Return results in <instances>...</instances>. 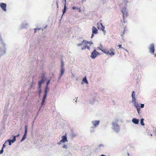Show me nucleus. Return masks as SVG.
Segmentation results:
<instances>
[{"label": "nucleus", "mask_w": 156, "mask_h": 156, "mask_svg": "<svg viewBox=\"0 0 156 156\" xmlns=\"http://www.w3.org/2000/svg\"><path fill=\"white\" fill-rule=\"evenodd\" d=\"M137 108V111L138 112L139 114L140 113V108Z\"/></svg>", "instance_id": "obj_29"}, {"label": "nucleus", "mask_w": 156, "mask_h": 156, "mask_svg": "<svg viewBox=\"0 0 156 156\" xmlns=\"http://www.w3.org/2000/svg\"><path fill=\"white\" fill-rule=\"evenodd\" d=\"M62 147L64 148L67 149V146L66 144H64L62 146Z\"/></svg>", "instance_id": "obj_28"}, {"label": "nucleus", "mask_w": 156, "mask_h": 156, "mask_svg": "<svg viewBox=\"0 0 156 156\" xmlns=\"http://www.w3.org/2000/svg\"><path fill=\"white\" fill-rule=\"evenodd\" d=\"M7 143V142H5V143L3 144V146L2 149L0 151V154H2L3 153V148L5 147L6 145H5V144Z\"/></svg>", "instance_id": "obj_14"}, {"label": "nucleus", "mask_w": 156, "mask_h": 156, "mask_svg": "<svg viewBox=\"0 0 156 156\" xmlns=\"http://www.w3.org/2000/svg\"><path fill=\"white\" fill-rule=\"evenodd\" d=\"M92 33H93V34H98V30L95 27L93 26L92 27Z\"/></svg>", "instance_id": "obj_11"}, {"label": "nucleus", "mask_w": 156, "mask_h": 156, "mask_svg": "<svg viewBox=\"0 0 156 156\" xmlns=\"http://www.w3.org/2000/svg\"><path fill=\"white\" fill-rule=\"evenodd\" d=\"M150 52L151 53L154 54V47L153 44H151L149 48Z\"/></svg>", "instance_id": "obj_7"}, {"label": "nucleus", "mask_w": 156, "mask_h": 156, "mask_svg": "<svg viewBox=\"0 0 156 156\" xmlns=\"http://www.w3.org/2000/svg\"><path fill=\"white\" fill-rule=\"evenodd\" d=\"M19 135V134H18L17 136H18Z\"/></svg>", "instance_id": "obj_41"}, {"label": "nucleus", "mask_w": 156, "mask_h": 156, "mask_svg": "<svg viewBox=\"0 0 156 156\" xmlns=\"http://www.w3.org/2000/svg\"><path fill=\"white\" fill-rule=\"evenodd\" d=\"M50 82V80H48V82H47L45 90L46 89H47H47H48V84Z\"/></svg>", "instance_id": "obj_23"}, {"label": "nucleus", "mask_w": 156, "mask_h": 156, "mask_svg": "<svg viewBox=\"0 0 156 156\" xmlns=\"http://www.w3.org/2000/svg\"><path fill=\"white\" fill-rule=\"evenodd\" d=\"M26 135L24 134L23 137L22 138L21 140V141H23L26 138Z\"/></svg>", "instance_id": "obj_22"}, {"label": "nucleus", "mask_w": 156, "mask_h": 156, "mask_svg": "<svg viewBox=\"0 0 156 156\" xmlns=\"http://www.w3.org/2000/svg\"><path fill=\"white\" fill-rule=\"evenodd\" d=\"M16 136H15L13 137V138L12 140H13L14 141H15L16 140Z\"/></svg>", "instance_id": "obj_31"}, {"label": "nucleus", "mask_w": 156, "mask_h": 156, "mask_svg": "<svg viewBox=\"0 0 156 156\" xmlns=\"http://www.w3.org/2000/svg\"><path fill=\"white\" fill-rule=\"evenodd\" d=\"M132 98L135 97V92L134 91H133L132 94Z\"/></svg>", "instance_id": "obj_25"}, {"label": "nucleus", "mask_w": 156, "mask_h": 156, "mask_svg": "<svg viewBox=\"0 0 156 156\" xmlns=\"http://www.w3.org/2000/svg\"><path fill=\"white\" fill-rule=\"evenodd\" d=\"M25 131L24 135H26L27 133V126H25Z\"/></svg>", "instance_id": "obj_18"}, {"label": "nucleus", "mask_w": 156, "mask_h": 156, "mask_svg": "<svg viewBox=\"0 0 156 156\" xmlns=\"http://www.w3.org/2000/svg\"><path fill=\"white\" fill-rule=\"evenodd\" d=\"M72 137H75L76 136V134H75L74 133L72 134Z\"/></svg>", "instance_id": "obj_30"}, {"label": "nucleus", "mask_w": 156, "mask_h": 156, "mask_svg": "<svg viewBox=\"0 0 156 156\" xmlns=\"http://www.w3.org/2000/svg\"><path fill=\"white\" fill-rule=\"evenodd\" d=\"M65 0V1H66V0Z\"/></svg>", "instance_id": "obj_42"}, {"label": "nucleus", "mask_w": 156, "mask_h": 156, "mask_svg": "<svg viewBox=\"0 0 156 156\" xmlns=\"http://www.w3.org/2000/svg\"><path fill=\"white\" fill-rule=\"evenodd\" d=\"M144 119H141L140 120V123L142 125V126H144V123L143 121H144Z\"/></svg>", "instance_id": "obj_21"}, {"label": "nucleus", "mask_w": 156, "mask_h": 156, "mask_svg": "<svg viewBox=\"0 0 156 156\" xmlns=\"http://www.w3.org/2000/svg\"><path fill=\"white\" fill-rule=\"evenodd\" d=\"M94 34H93V33H92V35H91V38H92L94 36Z\"/></svg>", "instance_id": "obj_37"}, {"label": "nucleus", "mask_w": 156, "mask_h": 156, "mask_svg": "<svg viewBox=\"0 0 156 156\" xmlns=\"http://www.w3.org/2000/svg\"><path fill=\"white\" fill-rule=\"evenodd\" d=\"M66 9H67L66 6V4H65L64 5V9L63 10V14H64L66 12Z\"/></svg>", "instance_id": "obj_16"}, {"label": "nucleus", "mask_w": 156, "mask_h": 156, "mask_svg": "<svg viewBox=\"0 0 156 156\" xmlns=\"http://www.w3.org/2000/svg\"><path fill=\"white\" fill-rule=\"evenodd\" d=\"M97 28L99 30H101L102 31L104 34H105L106 31L105 30V27L101 23H98Z\"/></svg>", "instance_id": "obj_3"}, {"label": "nucleus", "mask_w": 156, "mask_h": 156, "mask_svg": "<svg viewBox=\"0 0 156 156\" xmlns=\"http://www.w3.org/2000/svg\"><path fill=\"white\" fill-rule=\"evenodd\" d=\"M132 102L134 104L136 102V99L135 97L132 98Z\"/></svg>", "instance_id": "obj_24"}, {"label": "nucleus", "mask_w": 156, "mask_h": 156, "mask_svg": "<svg viewBox=\"0 0 156 156\" xmlns=\"http://www.w3.org/2000/svg\"><path fill=\"white\" fill-rule=\"evenodd\" d=\"M12 143H13L14 141L13 140H9Z\"/></svg>", "instance_id": "obj_35"}, {"label": "nucleus", "mask_w": 156, "mask_h": 156, "mask_svg": "<svg viewBox=\"0 0 156 156\" xmlns=\"http://www.w3.org/2000/svg\"><path fill=\"white\" fill-rule=\"evenodd\" d=\"M64 69H61L60 71L61 74H60V77L62 76L64 73Z\"/></svg>", "instance_id": "obj_17"}, {"label": "nucleus", "mask_w": 156, "mask_h": 156, "mask_svg": "<svg viewBox=\"0 0 156 156\" xmlns=\"http://www.w3.org/2000/svg\"><path fill=\"white\" fill-rule=\"evenodd\" d=\"M8 144V143H7V144H5V145H6V144Z\"/></svg>", "instance_id": "obj_40"}, {"label": "nucleus", "mask_w": 156, "mask_h": 156, "mask_svg": "<svg viewBox=\"0 0 156 156\" xmlns=\"http://www.w3.org/2000/svg\"><path fill=\"white\" fill-rule=\"evenodd\" d=\"M99 121H95L92 122V123L95 127L97 126L99 123Z\"/></svg>", "instance_id": "obj_12"}, {"label": "nucleus", "mask_w": 156, "mask_h": 156, "mask_svg": "<svg viewBox=\"0 0 156 156\" xmlns=\"http://www.w3.org/2000/svg\"><path fill=\"white\" fill-rule=\"evenodd\" d=\"M77 9L79 12H81V9L80 8H77Z\"/></svg>", "instance_id": "obj_34"}, {"label": "nucleus", "mask_w": 156, "mask_h": 156, "mask_svg": "<svg viewBox=\"0 0 156 156\" xmlns=\"http://www.w3.org/2000/svg\"><path fill=\"white\" fill-rule=\"evenodd\" d=\"M118 46L119 47V48H122L123 49H124V50H125L126 51H127V50L126 49H125L124 48H122V45L121 44L119 45Z\"/></svg>", "instance_id": "obj_27"}, {"label": "nucleus", "mask_w": 156, "mask_h": 156, "mask_svg": "<svg viewBox=\"0 0 156 156\" xmlns=\"http://www.w3.org/2000/svg\"><path fill=\"white\" fill-rule=\"evenodd\" d=\"M101 51L104 53L111 56L115 55V51L113 48H112L109 49H104L102 50Z\"/></svg>", "instance_id": "obj_2"}, {"label": "nucleus", "mask_w": 156, "mask_h": 156, "mask_svg": "<svg viewBox=\"0 0 156 156\" xmlns=\"http://www.w3.org/2000/svg\"><path fill=\"white\" fill-rule=\"evenodd\" d=\"M83 81L84 82H85V83H88V82L87 80V79H86V77H84L83 80Z\"/></svg>", "instance_id": "obj_19"}, {"label": "nucleus", "mask_w": 156, "mask_h": 156, "mask_svg": "<svg viewBox=\"0 0 156 156\" xmlns=\"http://www.w3.org/2000/svg\"><path fill=\"white\" fill-rule=\"evenodd\" d=\"M0 6L4 11H6V4L3 3H1L0 4Z\"/></svg>", "instance_id": "obj_8"}, {"label": "nucleus", "mask_w": 156, "mask_h": 156, "mask_svg": "<svg viewBox=\"0 0 156 156\" xmlns=\"http://www.w3.org/2000/svg\"><path fill=\"white\" fill-rule=\"evenodd\" d=\"M127 32V29L126 27L124 28L123 30L121 32V35L122 37H123L124 34Z\"/></svg>", "instance_id": "obj_13"}, {"label": "nucleus", "mask_w": 156, "mask_h": 156, "mask_svg": "<svg viewBox=\"0 0 156 156\" xmlns=\"http://www.w3.org/2000/svg\"><path fill=\"white\" fill-rule=\"evenodd\" d=\"M122 14H123V19H124V18L127 17L128 14V13L126 11L125 9H122Z\"/></svg>", "instance_id": "obj_9"}, {"label": "nucleus", "mask_w": 156, "mask_h": 156, "mask_svg": "<svg viewBox=\"0 0 156 156\" xmlns=\"http://www.w3.org/2000/svg\"><path fill=\"white\" fill-rule=\"evenodd\" d=\"M134 104L136 108H140L139 105L137 103L135 102Z\"/></svg>", "instance_id": "obj_20"}, {"label": "nucleus", "mask_w": 156, "mask_h": 156, "mask_svg": "<svg viewBox=\"0 0 156 156\" xmlns=\"http://www.w3.org/2000/svg\"><path fill=\"white\" fill-rule=\"evenodd\" d=\"M62 139L60 141L59 143H58L59 144H60L62 143H64L66 142H67L68 141L66 135L62 136Z\"/></svg>", "instance_id": "obj_6"}, {"label": "nucleus", "mask_w": 156, "mask_h": 156, "mask_svg": "<svg viewBox=\"0 0 156 156\" xmlns=\"http://www.w3.org/2000/svg\"><path fill=\"white\" fill-rule=\"evenodd\" d=\"M56 4L57 5V8H58V1H57L56 2Z\"/></svg>", "instance_id": "obj_36"}, {"label": "nucleus", "mask_w": 156, "mask_h": 156, "mask_svg": "<svg viewBox=\"0 0 156 156\" xmlns=\"http://www.w3.org/2000/svg\"><path fill=\"white\" fill-rule=\"evenodd\" d=\"M132 121L135 124H137L139 123V120L135 118H133Z\"/></svg>", "instance_id": "obj_15"}, {"label": "nucleus", "mask_w": 156, "mask_h": 156, "mask_svg": "<svg viewBox=\"0 0 156 156\" xmlns=\"http://www.w3.org/2000/svg\"><path fill=\"white\" fill-rule=\"evenodd\" d=\"M144 106V104H141L140 105V107L141 108H143Z\"/></svg>", "instance_id": "obj_32"}, {"label": "nucleus", "mask_w": 156, "mask_h": 156, "mask_svg": "<svg viewBox=\"0 0 156 156\" xmlns=\"http://www.w3.org/2000/svg\"><path fill=\"white\" fill-rule=\"evenodd\" d=\"M92 44V43L91 42H89L87 41L83 40L81 43L78 44L77 45L78 46H81L83 45V47L81 48V49L82 50H84L86 48L88 49V50H90V48L89 46H88V44H89L90 46Z\"/></svg>", "instance_id": "obj_1"}, {"label": "nucleus", "mask_w": 156, "mask_h": 156, "mask_svg": "<svg viewBox=\"0 0 156 156\" xmlns=\"http://www.w3.org/2000/svg\"><path fill=\"white\" fill-rule=\"evenodd\" d=\"M40 89V90L39 92V95H40V94H41V88Z\"/></svg>", "instance_id": "obj_38"}, {"label": "nucleus", "mask_w": 156, "mask_h": 156, "mask_svg": "<svg viewBox=\"0 0 156 156\" xmlns=\"http://www.w3.org/2000/svg\"><path fill=\"white\" fill-rule=\"evenodd\" d=\"M45 81L44 78H43L41 80L39 81L38 82V84L39 85L38 88L39 89L41 88V84L44 83V82Z\"/></svg>", "instance_id": "obj_10"}, {"label": "nucleus", "mask_w": 156, "mask_h": 156, "mask_svg": "<svg viewBox=\"0 0 156 156\" xmlns=\"http://www.w3.org/2000/svg\"><path fill=\"white\" fill-rule=\"evenodd\" d=\"M99 54V53H98L96 50L94 49L93 51L91 53L90 57L92 58H94L96 56Z\"/></svg>", "instance_id": "obj_4"}, {"label": "nucleus", "mask_w": 156, "mask_h": 156, "mask_svg": "<svg viewBox=\"0 0 156 156\" xmlns=\"http://www.w3.org/2000/svg\"><path fill=\"white\" fill-rule=\"evenodd\" d=\"M100 156H105L103 154H102V155H101Z\"/></svg>", "instance_id": "obj_39"}, {"label": "nucleus", "mask_w": 156, "mask_h": 156, "mask_svg": "<svg viewBox=\"0 0 156 156\" xmlns=\"http://www.w3.org/2000/svg\"><path fill=\"white\" fill-rule=\"evenodd\" d=\"M5 142H7V143H8L9 142V145H10L11 144V141H10V140H7Z\"/></svg>", "instance_id": "obj_26"}, {"label": "nucleus", "mask_w": 156, "mask_h": 156, "mask_svg": "<svg viewBox=\"0 0 156 156\" xmlns=\"http://www.w3.org/2000/svg\"><path fill=\"white\" fill-rule=\"evenodd\" d=\"M77 8H76L75 6H73V7H72V9H77Z\"/></svg>", "instance_id": "obj_33"}, {"label": "nucleus", "mask_w": 156, "mask_h": 156, "mask_svg": "<svg viewBox=\"0 0 156 156\" xmlns=\"http://www.w3.org/2000/svg\"><path fill=\"white\" fill-rule=\"evenodd\" d=\"M44 94L43 97V99L41 103V106H43L45 102V100L46 98L47 93V89H46L44 90Z\"/></svg>", "instance_id": "obj_5"}]
</instances>
